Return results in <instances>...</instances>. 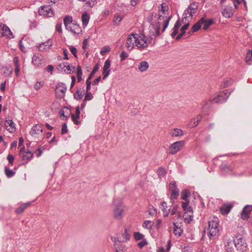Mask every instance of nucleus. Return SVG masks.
I'll return each mask as SVG.
<instances>
[{"label":"nucleus","instance_id":"nucleus-43","mask_svg":"<svg viewBox=\"0 0 252 252\" xmlns=\"http://www.w3.org/2000/svg\"><path fill=\"white\" fill-rule=\"evenodd\" d=\"M252 58V51L249 50L246 57V61L249 64H251V60Z\"/></svg>","mask_w":252,"mask_h":252},{"label":"nucleus","instance_id":"nucleus-25","mask_svg":"<svg viewBox=\"0 0 252 252\" xmlns=\"http://www.w3.org/2000/svg\"><path fill=\"white\" fill-rule=\"evenodd\" d=\"M189 26V23L186 24L181 29V33L179 34L176 37V39L177 40H180L181 37L185 34L186 30H187Z\"/></svg>","mask_w":252,"mask_h":252},{"label":"nucleus","instance_id":"nucleus-60","mask_svg":"<svg viewBox=\"0 0 252 252\" xmlns=\"http://www.w3.org/2000/svg\"><path fill=\"white\" fill-rule=\"evenodd\" d=\"M7 159L8 160L9 163L11 165H12L14 159V157L12 155L9 154L7 157Z\"/></svg>","mask_w":252,"mask_h":252},{"label":"nucleus","instance_id":"nucleus-4","mask_svg":"<svg viewBox=\"0 0 252 252\" xmlns=\"http://www.w3.org/2000/svg\"><path fill=\"white\" fill-rule=\"evenodd\" d=\"M219 222V219L216 217L213 216L210 218L207 230L208 236L210 239H214L218 235Z\"/></svg>","mask_w":252,"mask_h":252},{"label":"nucleus","instance_id":"nucleus-51","mask_svg":"<svg viewBox=\"0 0 252 252\" xmlns=\"http://www.w3.org/2000/svg\"><path fill=\"white\" fill-rule=\"evenodd\" d=\"M111 62L109 60L107 59L104 63V65L103 66V70H110L109 68L110 67Z\"/></svg>","mask_w":252,"mask_h":252},{"label":"nucleus","instance_id":"nucleus-62","mask_svg":"<svg viewBox=\"0 0 252 252\" xmlns=\"http://www.w3.org/2000/svg\"><path fill=\"white\" fill-rule=\"evenodd\" d=\"M178 205H176L173 206L172 210L170 209V214L171 215H173L176 214L177 209L178 208Z\"/></svg>","mask_w":252,"mask_h":252},{"label":"nucleus","instance_id":"nucleus-57","mask_svg":"<svg viewBox=\"0 0 252 252\" xmlns=\"http://www.w3.org/2000/svg\"><path fill=\"white\" fill-rule=\"evenodd\" d=\"M127 57L128 54L125 51L122 52L120 55L121 61H124Z\"/></svg>","mask_w":252,"mask_h":252},{"label":"nucleus","instance_id":"nucleus-49","mask_svg":"<svg viewBox=\"0 0 252 252\" xmlns=\"http://www.w3.org/2000/svg\"><path fill=\"white\" fill-rule=\"evenodd\" d=\"M134 238L136 240L138 241V240H142L143 237H144V235L140 233V232H135L134 234Z\"/></svg>","mask_w":252,"mask_h":252},{"label":"nucleus","instance_id":"nucleus-23","mask_svg":"<svg viewBox=\"0 0 252 252\" xmlns=\"http://www.w3.org/2000/svg\"><path fill=\"white\" fill-rule=\"evenodd\" d=\"M39 132H42V129L40 125H36L32 127L30 131V134L32 136H34L36 134H38Z\"/></svg>","mask_w":252,"mask_h":252},{"label":"nucleus","instance_id":"nucleus-46","mask_svg":"<svg viewBox=\"0 0 252 252\" xmlns=\"http://www.w3.org/2000/svg\"><path fill=\"white\" fill-rule=\"evenodd\" d=\"M33 157V155H31L29 156V155H27L26 154H24L22 155V160L23 161H26L27 162L31 160Z\"/></svg>","mask_w":252,"mask_h":252},{"label":"nucleus","instance_id":"nucleus-55","mask_svg":"<svg viewBox=\"0 0 252 252\" xmlns=\"http://www.w3.org/2000/svg\"><path fill=\"white\" fill-rule=\"evenodd\" d=\"M66 64H67V63H61L59 65H58L57 68L59 70H63L64 71V68L66 66Z\"/></svg>","mask_w":252,"mask_h":252},{"label":"nucleus","instance_id":"nucleus-31","mask_svg":"<svg viewBox=\"0 0 252 252\" xmlns=\"http://www.w3.org/2000/svg\"><path fill=\"white\" fill-rule=\"evenodd\" d=\"M81 19L83 25L84 26H87L89 21L90 16L86 12L82 14Z\"/></svg>","mask_w":252,"mask_h":252},{"label":"nucleus","instance_id":"nucleus-47","mask_svg":"<svg viewBox=\"0 0 252 252\" xmlns=\"http://www.w3.org/2000/svg\"><path fill=\"white\" fill-rule=\"evenodd\" d=\"M71 119H72V120L74 124H75V125H79L80 124V122L78 121V120L79 119V118H80L79 116H78L77 117L76 115H75L74 114H72L71 115Z\"/></svg>","mask_w":252,"mask_h":252},{"label":"nucleus","instance_id":"nucleus-33","mask_svg":"<svg viewBox=\"0 0 252 252\" xmlns=\"http://www.w3.org/2000/svg\"><path fill=\"white\" fill-rule=\"evenodd\" d=\"M203 19H200L192 27L191 30L192 32H196L200 29L203 24Z\"/></svg>","mask_w":252,"mask_h":252},{"label":"nucleus","instance_id":"nucleus-15","mask_svg":"<svg viewBox=\"0 0 252 252\" xmlns=\"http://www.w3.org/2000/svg\"><path fill=\"white\" fill-rule=\"evenodd\" d=\"M220 173L224 175L228 174L235 175L231 166L227 163H222L220 166Z\"/></svg>","mask_w":252,"mask_h":252},{"label":"nucleus","instance_id":"nucleus-48","mask_svg":"<svg viewBox=\"0 0 252 252\" xmlns=\"http://www.w3.org/2000/svg\"><path fill=\"white\" fill-rule=\"evenodd\" d=\"M202 108L206 110L208 109L210 107V103L207 100L204 101L201 103Z\"/></svg>","mask_w":252,"mask_h":252},{"label":"nucleus","instance_id":"nucleus-44","mask_svg":"<svg viewBox=\"0 0 252 252\" xmlns=\"http://www.w3.org/2000/svg\"><path fill=\"white\" fill-rule=\"evenodd\" d=\"M159 177H161L164 176L165 174V170L164 168L160 167L157 171Z\"/></svg>","mask_w":252,"mask_h":252},{"label":"nucleus","instance_id":"nucleus-10","mask_svg":"<svg viewBox=\"0 0 252 252\" xmlns=\"http://www.w3.org/2000/svg\"><path fill=\"white\" fill-rule=\"evenodd\" d=\"M136 33H132L127 37L126 43V46L128 50H131L135 45L136 46V41L137 40L136 39Z\"/></svg>","mask_w":252,"mask_h":252},{"label":"nucleus","instance_id":"nucleus-28","mask_svg":"<svg viewBox=\"0 0 252 252\" xmlns=\"http://www.w3.org/2000/svg\"><path fill=\"white\" fill-rule=\"evenodd\" d=\"M201 19L203 20V29L207 30L211 25L214 23V20L213 19L206 20L205 17H202Z\"/></svg>","mask_w":252,"mask_h":252},{"label":"nucleus","instance_id":"nucleus-37","mask_svg":"<svg viewBox=\"0 0 252 252\" xmlns=\"http://www.w3.org/2000/svg\"><path fill=\"white\" fill-rule=\"evenodd\" d=\"M4 172H5V174L7 178H11V177H13L15 174V172H14L13 170L9 169L7 167H5Z\"/></svg>","mask_w":252,"mask_h":252},{"label":"nucleus","instance_id":"nucleus-34","mask_svg":"<svg viewBox=\"0 0 252 252\" xmlns=\"http://www.w3.org/2000/svg\"><path fill=\"white\" fill-rule=\"evenodd\" d=\"M13 62H14V65L15 66V74L18 77V76H19V71H20V67H19V63L18 62V57H15L13 59Z\"/></svg>","mask_w":252,"mask_h":252},{"label":"nucleus","instance_id":"nucleus-14","mask_svg":"<svg viewBox=\"0 0 252 252\" xmlns=\"http://www.w3.org/2000/svg\"><path fill=\"white\" fill-rule=\"evenodd\" d=\"M184 141H179L173 143L169 147V153L171 154L177 153L184 146Z\"/></svg>","mask_w":252,"mask_h":252},{"label":"nucleus","instance_id":"nucleus-5","mask_svg":"<svg viewBox=\"0 0 252 252\" xmlns=\"http://www.w3.org/2000/svg\"><path fill=\"white\" fill-rule=\"evenodd\" d=\"M231 92H228L227 90H224L219 92L217 95L213 98H211L210 101L212 103H221L225 102L229 97Z\"/></svg>","mask_w":252,"mask_h":252},{"label":"nucleus","instance_id":"nucleus-18","mask_svg":"<svg viewBox=\"0 0 252 252\" xmlns=\"http://www.w3.org/2000/svg\"><path fill=\"white\" fill-rule=\"evenodd\" d=\"M222 15L225 18H230L233 14V9L231 6L226 5L222 10Z\"/></svg>","mask_w":252,"mask_h":252},{"label":"nucleus","instance_id":"nucleus-42","mask_svg":"<svg viewBox=\"0 0 252 252\" xmlns=\"http://www.w3.org/2000/svg\"><path fill=\"white\" fill-rule=\"evenodd\" d=\"M154 223L151 220H145L143 224V227L147 229H151Z\"/></svg>","mask_w":252,"mask_h":252},{"label":"nucleus","instance_id":"nucleus-32","mask_svg":"<svg viewBox=\"0 0 252 252\" xmlns=\"http://www.w3.org/2000/svg\"><path fill=\"white\" fill-rule=\"evenodd\" d=\"M72 17L71 16H65L63 19V23L65 28L73 23Z\"/></svg>","mask_w":252,"mask_h":252},{"label":"nucleus","instance_id":"nucleus-22","mask_svg":"<svg viewBox=\"0 0 252 252\" xmlns=\"http://www.w3.org/2000/svg\"><path fill=\"white\" fill-rule=\"evenodd\" d=\"M42 58L41 55L38 54L34 55L32 59V63L36 66H39L42 63Z\"/></svg>","mask_w":252,"mask_h":252},{"label":"nucleus","instance_id":"nucleus-39","mask_svg":"<svg viewBox=\"0 0 252 252\" xmlns=\"http://www.w3.org/2000/svg\"><path fill=\"white\" fill-rule=\"evenodd\" d=\"M83 96V91L80 89L77 90L76 92L74 94V98L78 100L82 98Z\"/></svg>","mask_w":252,"mask_h":252},{"label":"nucleus","instance_id":"nucleus-13","mask_svg":"<svg viewBox=\"0 0 252 252\" xmlns=\"http://www.w3.org/2000/svg\"><path fill=\"white\" fill-rule=\"evenodd\" d=\"M197 8V4L195 2L189 5L183 15V19H186L187 15L188 14L189 15L190 17H192L193 16V14L196 12Z\"/></svg>","mask_w":252,"mask_h":252},{"label":"nucleus","instance_id":"nucleus-58","mask_svg":"<svg viewBox=\"0 0 252 252\" xmlns=\"http://www.w3.org/2000/svg\"><path fill=\"white\" fill-rule=\"evenodd\" d=\"M70 52H71V53L73 55V56L75 57V58H77V49L75 47H74V46H70Z\"/></svg>","mask_w":252,"mask_h":252},{"label":"nucleus","instance_id":"nucleus-7","mask_svg":"<svg viewBox=\"0 0 252 252\" xmlns=\"http://www.w3.org/2000/svg\"><path fill=\"white\" fill-rule=\"evenodd\" d=\"M169 190L171 192L170 202L173 204L174 203L175 199H176L179 195V190L177 188L176 183L175 181H172L170 183Z\"/></svg>","mask_w":252,"mask_h":252},{"label":"nucleus","instance_id":"nucleus-63","mask_svg":"<svg viewBox=\"0 0 252 252\" xmlns=\"http://www.w3.org/2000/svg\"><path fill=\"white\" fill-rule=\"evenodd\" d=\"M43 85V84L41 82H37L35 83V84L34 85V88L37 90L39 89H40Z\"/></svg>","mask_w":252,"mask_h":252},{"label":"nucleus","instance_id":"nucleus-52","mask_svg":"<svg viewBox=\"0 0 252 252\" xmlns=\"http://www.w3.org/2000/svg\"><path fill=\"white\" fill-rule=\"evenodd\" d=\"M99 68V65L96 64L94 65L93 70L89 75V77L93 78L95 73L98 70Z\"/></svg>","mask_w":252,"mask_h":252},{"label":"nucleus","instance_id":"nucleus-11","mask_svg":"<svg viewBox=\"0 0 252 252\" xmlns=\"http://www.w3.org/2000/svg\"><path fill=\"white\" fill-rule=\"evenodd\" d=\"M4 36H6L9 39L13 38V35L9 28L6 25L1 24L0 26V37Z\"/></svg>","mask_w":252,"mask_h":252},{"label":"nucleus","instance_id":"nucleus-64","mask_svg":"<svg viewBox=\"0 0 252 252\" xmlns=\"http://www.w3.org/2000/svg\"><path fill=\"white\" fill-rule=\"evenodd\" d=\"M182 230L181 229H174V233L176 236H180L182 233Z\"/></svg>","mask_w":252,"mask_h":252},{"label":"nucleus","instance_id":"nucleus-56","mask_svg":"<svg viewBox=\"0 0 252 252\" xmlns=\"http://www.w3.org/2000/svg\"><path fill=\"white\" fill-rule=\"evenodd\" d=\"M67 127L66 123H63L62 127V134H64L67 132Z\"/></svg>","mask_w":252,"mask_h":252},{"label":"nucleus","instance_id":"nucleus-21","mask_svg":"<svg viewBox=\"0 0 252 252\" xmlns=\"http://www.w3.org/2000/svg\"><path fill=\"white\" fill-rule=\"evenodd\" d=\"M15 124L12 120H6L5 126L8 131L10 132H14L15 131Z\"/></svg>","mask_w":252,"mask_h":252},{"label":"nucleus","instance_id":"nucleus-45","mask_svg":"<svg viewBox=\"0 0 252 252\" xmlns=\"http://www.w3.org/2000/svg\"><path fill=\"white\" fill-rule=\"evenodd\" d=\"M188 197V191L187 189L183 190L181 192V198L186 201Z\"/></svg>","mask_w":252,"mask_h":252},{"label":"nucleus","instance_id":"nucleus-41","mask_svg":"<svg viewBox=\"0 0 252 252\" xmlns=\"http://www.w3.org/2000/svg\"><path fill=\"white\" fill-rule=\"evenodd\" d=\"M86 3H85V6L89 7L92 8L94 7L97 3L96 0H89L88 1H86Z\"/></svg>","mask_w":252,"mask_h":252},{"label":"nucleus","instance_id":"nucleus-20","mask_svg":"<svg viewBox=\"0 0 252 252\" xmlns=\"http://www.w3.org/2000/svg\"><path fill=\"white\" fill-rule=\"evenodd\" d=\"M52 45V42L51 40H48L45 42L43 43L42 44H39L37 46L38 50L41 52L44 51H47L49 50L50 47Z\"/></svg>","mask_w":252,"mask_h":252},{"label":"nucleus","instance_id":"nucleus-50","mask_svg":"<svg viewBox=\"0 0 252 252\" xmlns=\"http://www.w3.org/2000/svg\"><path fill=\"white\" fill-rule=\"evenodd\" d=\"M110 50V48L108 46H104L102 50L100 51V54L102 55H104L106 53L109 52Z\"/></svg>","mask_w":252,"mask_h":252},{"label":"nucleus","instance_id":"nucleus-54","mask_svg":"<svg viewBox=\"0 0 252 252\" xmlns=\"http://www.w3.org/2000/svg\"><path fill=\"white\" fill-rule=\"evenodd\" d=\"M123 16H115V19L114 20V23L115 25H118L120 22L122 20Z\"/></svg>","mask_w":252,"mask_h":252},{"label":"nucleus","instance_id":"nucleus-3","mask_svg":"<svg viewBox=\"0 0 252 252\" xmlns=\"http://www.w3.org/2000/svg\"><path fill=\"white\" fill-rule=\"evenodd\" d=\"M112 207L114 218L118 220H122L125 209V206L122 200L120 198L114 199Z\"/></svg>","mask_w":252,"mask_h":252},{"label":"nucleus","instance_id":"nucleus-40","mask_svg":"<svg viewBox=\"0 0 252 252\" xmlns=\"http://www.w3.org/2000/svg\"><path fill=\"white\" fill-rule=\"evenodd\" d=\"M74 69H75L74 66H72V65H70V64H68L67 63L66 66L64 68L63 71L67 74H70L72 72H73L74 70Z\"/></svg>","mask_w":252,"mask_h":252},{"label":"nucleus","instance_id":"nucleus-61","mask_svg":"<svg viewBox=\"0 0 252 252\" xmlns=\"http://www.w3.org/2000/svg\"><path fill=\"white\" fill-rule=\"evenodd\" d=\"M56 29L57 32L60 33H61L62 32V23H58L56 25Z\"/></svg>","mask_w":252,"mask_h":252},{"label":"nucleus","instance_id":"nucleus-17","mask_svg":"<svg viewBox=\"0 0 252 252\" xmlns=\"http://www.w3.org/2000/svg\"><path fill=\"white\" fill-rule=\"evenodd\" d=\"M66 29L74 34H79L81 32L79 25L74 22L66 28Z\"/></svg>","mask_w":252,"mask_h":252},{"label":"nucleus","instance_id":"nucleus-1","mask_svg":"<svg viewBox=\"0 0 252 252\" xmlns=\"http://www.w3.org/2000/svg\"><path fill=\"white\" fill-rule=\"evenodd\" d=\"M161 7L159 8L158 11V19L159 21H162L163 24V28L161 32H163L169 25L171 16H168L169 7L165 2H163L160 5Z\"/></svg>","mask_w":252,"mask_h":252},{"label":"nucleus","instance_id":"nucleus-27","mask_svg":"<svg viewBox=\"0 0 252 252\" xmlns=\"http://www.w3.org/2000/svg\"><path fill=\"white\" fill-rule=\"evenodd\" d=\"M169 134L171 136H180L183 134V131L181 129L175 128L170 132Z\"/></svg>","mask_w":252,"mask_h":252},{"label":"nucleus","instance_id":"nucleus-12","mask_svg":"<svg viewBox=\"0 0 252 252\" xmlns=\"http://www.w3.org/2000/svg\"><path fill=\"white\" fill-rule=\"evenodd\" d=\"M67 88L63 83H59L56 88V94L57 97L62 98L65 95Z\"/></svg>","mask_w":252,"mask_h":252},{"label":"nucleus","instance_id":"nucleus-24","mask_svg":"<svg viewBox=\"0 0 252 252\" xmlns=\"http://www.w3.org/2000/svg\"><path fill=\"white\" fill-rule=\"evenodd\" d=\"M31 202H27V203L22 204V205H20V206L19 207H18V208L16 209V213L17 214H21V213L24 212V211L27 208L29 207L31 205Z\"/></svg>","mask_w":252,"mask_h":252},{"label":"nucleus","instance_id":"nucleus-8","mask_svg":"<svg viewBox=\"0 0 252 252\" xmlns=\"http://www.w3.org/2000/svg\"><path fill=\"white\" fill-rule=\"evenodd\" d=\"M38 13L40 15L51 17L54 14V11L50 5H45L39 7Z\"/></svg>","mask_w":252,"mask_h":252},{"label":"nucleus","instance_id":"nucleus-9","mask_svg":"<svg viewBox=\"0 0 252 252\" xmlns=\"http://www.w3.org/2000/svg\"><path fill=\"white\" fill-rule=\"evenodd\" d=\"M136 46L140 49H144L148 46V42L146 37L143 34H139L136 35Z\"/></svg>","mask_w":252,"mask_h":252},{"label":"nucleus","instance_id":"nucleus-30","mask_svg":"<svg viewBox=\"0 0 252 252\" xmlns=\"http://www.w3.org/2000/svg\"><path fill=\"white\" fill-rule=\"evenodd\" d=\"M234 246H235L234 240L227 242V244L225 245L226 252H232L234 250Z\"/></svg>","mask_w":252,"mask_h":252},{"label":"nucleus","instance_id":"nucleus-53","mask_svg":"<svg viewBox=\"0 0 252 252\" xmlns=\"http://www.w3.org/2000/svg\"><path fill=\"white\" fill-rule=\"evenodd\" d=\"M93 97V96L91 93L86 92L84 100V101L90 100L92 99Z\"/></svg>","mask_w":252,"mask_h":252},{"label":"nucleus","instance_id":"nucleus-35","mask_svg":"<svg viewBox=\"0 0 252 252\" xmlns=\"http://www.w3.org/2000/svg\"><path fill=\"white\" fill-rule=\"evenodd\" d=\"M233 81L232 79L228 78L224 80L221 84V88H227L232 84Z\"/></svg>","mask_w":252,"mask_h":252},{"label":"nucleus","instance_id":"nucleus-38","mask_svg":"<svg viewBox=\"0 0 252 252\" xmlns=\"http://www.w3.org/2000/svg\"><path fill=\"white\" fill-rule=\"evenodd\" d=\"M123 238L121 239L122 242H126L129 240L130 238V234L128 233L127 229H125L124 232L122 234Z\"/></svg>","mask_w":252,"mask_h":252},{"label":"nucleus","instance_id":"nucleus-6","mask_svg":"<svg viewBox=\"0 0 252 252\" xmlns=\"http://www.w3.org/2000/svg\"><path fill=\"white\" fill-rule=\"evenodd\" d=\"M235 247L238 252H245L247 251V245L245 240L241 237H235L234 239Z\"/></svg>","mask_w":252,"mask_h":252},{"label":"nucleus","instance_id":"nucleus-59","mask_svg":"<svg viewBox=\"0 0 252 252\" xmlns=\"http://www.w3.org/2000/svg\"><path fill=\"white\" fill-rule=\"evenodd\" d=\"M161 209L162 211H163V213H165V211L167 210V209L168 207L167 205V203L165 201H163L161 203Z\"/></svg>","mask_w":252,"mask_h":252},{"label":"nucleus","instance_id":"nucleus-36","mask_svg":"<svg viewBox=\"0 0 252 252\" xmlns=\"http://www.w3.org/2000/svg\"><path fill=\"white\" fill-rule=\"evenodd\" d=\"M201 117L200 115L197 116L195 119L191 120L190 121V124H191L192 123H193V125L191 126V127H194L196 126L201 122Z\"/></svg>","mask_w":252,"mask_h":252},{"label":"nucleus","instance_id":"nucleus-26","mask_svg":"<svg viewBox=\"0 0 252 252\" xmlns=\"http://www.w3.org/2000/svg\"><path fill=\"white\" fill-rule=\"evenodd\" d=\"M149 67V63L146 61H142L139 63V65L138 66V69L141 72H144L146 71Z\"/></svg>","mask_w":252,"mask_h":252},{"label":"nucleus","instance_id":"nucleus-2","mask_svg":"<svg viewBox=\"0 0 252 252\" xmlns=\"http://www.w3.org/2000/svg\"><path fill=\"white\" fill-rule=\"evenodd\" d=\"M156 15V14H154L153 12L150 13L147 17L146 20L148 22L150 23V32L151 34L158 37L161 34L160 29V25L161 23H162V21H159L158 18L157 22H153V18Z\"/></svg>","mask_w":252,"mask_h":252},{"label":"nucleus","instance_id":"nucleus-19","mask_svg":"<svg viewBox=\"0 0 252 252\" xmlns=\"http://www.w3.org/2000/svg\"><path fill=\"white\" fill-rule=\"evenodd\" d=\"M233 205L231 204H223L220 207L219 210L222 215H225L229 213Z\"/></svg>","mask_w":252,"mask_h":252},{"label":"nucleus","instance_id":"nucleus-16","mask_svg":"<svg viewBox=\"0 0 252 252\" xmlns=\"http://www.w3.org/2000/svg\"><path fill=\"white\" fill-rule=\"evenodd\" d=\"M252 211V206L246 205L243 209L241 213V218L243 220H247L250 217V214Z\"/></svg>","mask_w":252,"mask_h":252},{"label":"nucleus","instance_id":"nucleus-29","mask_svg":"<svg viewBox=\"0 0 252 252\" xmlns=\"http://www.w3.org/2000/svg\"><path fill=\"white\" fill-rule=\"evenodd\" d=\"M115 252H125L126 249L121 242L114 245Z\"/></svg>","mask_w":252,"mask_h":252}]
</instances>
